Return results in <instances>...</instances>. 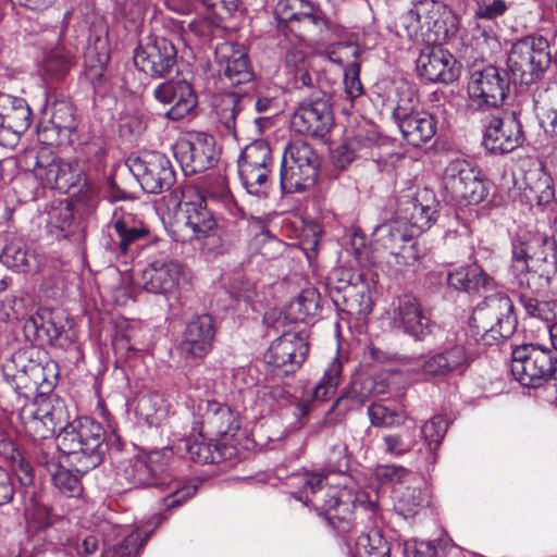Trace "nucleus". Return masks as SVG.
<instances>
[{"label": "nucleus", "instance_id": "nucleus-1", "mask_svg": "<svg viewBox=\"0 0 557 557\" xmlns=\"http://www.w3.org/2000/svg\"><path fill=\"white\" fill-rule=\"evenodd\" d=\"M172 458L171 448L151 450L122 461L116 476L129 486L160 488L164 494L162 506L166 510L174 509L196 495L198 484L172 478L169 472Z\"/></svg>", "mask_w": 557, "mask_h": 557}, {"label": "nucleus", "instance_id": "nucleus-2", "mask_svg": "<svg viewBox=\"0 0 557 557\" xmlns=\"http://www.w3.org/2000/svg\"><path fill=\"white\" fill-rule=\"evenodd\" d=\"M356 259L363 267L377 265L389 275H397L414 267L419 253L404 221L397 216L374 227L370 246L357 233L351 238Z\"/></svg>", "mask_w": 557, "mask_h": 557}, {"label": "nucleus", "instance_id": "nucleus-3", "mask_svg": "<svg viewBox=\"0 0 557 557\" xmlns=\"http://www.w3.org/2000/svg\"><path fill=\"white\" fill-rule=\"evenodd\" d=\"M325 479L321 471H305L295 478L299 490L293 495L307 507H312L338 534H344L350 530L354 508L357 503H362L363 495H354L346 487L325 486Z\"/></svg>", "mask_w": 557, "mask_h": 557}, {"label": "nucleus", "instance_id": "nucleus-4", "mask_svg": "<svg viewBox=\"0 0 557 557\" xmlns=\"http://www.w3.org/2000/svg\"><path fill=\"white\" fill-rule=\"evenodd\" d=\"M58 448L77 473H87L103 460L106 431L89 417L75 419L59 432Z\"/></svg>", "mask_w": 557, "mask_h": 557}, {"label": "nucleus", "instance_id": "nucleus-5", "mask_svg": "<svg viewBox=\"0 0 557 557\" xmlns=\"http://www.w3.org/2000/svg\"><path fill=\"white\" fill-rule=\"evenodd\" d=\"M139 285L148 293L172 295L177 292L183 265L168 251L164 240H153L145 247V258L138 264Z\"/></svg>", "mask_w": 557, "mask_h": 557}, {"label": "nucleus", "instance_id": "nucleus-6", "mask_svg": "<svg viewBox=\"0 0 557 557\" xmlns=\"http://www.w3.org/2000/svg\"><path fill=\"white\" fill-rule=\"evenodd\" d=\"M442 183L445 198L454 205H478L488 195L483 171L466 159L451 160L444 169Z\"/></svg>", "mask_w": 557, "mask_h": 557}, {"label": "nucleus", "instance_id": "nucleus-7", "mask_svg": "<svg viewBox=\"0 0 557 557\" xmlns=\"http://www.w3.org/2000/svg\"><path fill=\"white\" fill-rule=\"evenodd\" d=\"M401 24L409 37H417L424 29L432 34L429 41L441 44L453 37L458 28L457 15L444 3L437 0H419L401 16Z\"/></svg>", "mask_w": 557, "mask_h": 557}, {"label": "nucleus", "instance_id": "nucleus-8", "mask_svg": "<svg viewBox=\"0 0 557 557\" xmlns=\"http://www.w3.org/2000/svg\"><path fill=\"white\" fill-rule=\"evenodd\" d=\"M321 160L312 146L302 140L289 143L282 154L281 189L285 194L311 188L318 178Z\"/></svg>", "mask_w": 557, "mask_h": 557}, {"label": "nucleus", "instance_id": "nucleus-9", "mask_svg": "<svg viewBox=\"0 0 557 557\" xmlns=\"http://www.w3.org/2000/svg\"><path fill=\"white\" fill-rule=\"evenodd\" d=\"M510 371L522 386L541 387L555 379L557 354L539 343L520 345L511 352Z\"/></svg>", "mask_w": 557, "mask_h": 557}, {"label": "nucleus", "instance_id": "nucleus-10", "mask_svg": "<svg viewBox=\"0 0 557 557\" xmlns=\"http://www.w3.org/2000/svg\"><path fill=\"white\" fill-rule=\"evenodd\" d=\"M548 41L543 36H525L511 45L507 67L515 83L537 82L550 64Z\"/></svg>", "mask_w": 557, "mask_h": 557}, {"label": "nucleus", "instance_id": "nucleus-11", "mask_svg": "<svg viewBox=\"0 0 557 557\" xmlns=\"http://www.w3.org/2000/svg\"><path fill=\"white\" fill-rule=\"evenodd\" d=\"M473 320L482 324L480 342L485 346L498 345L516 331L517 317L510 297L503 293L486 296L473 311Z\"/></svg>", "mask_w": 557, "mask_h": 557}, {"label": "nucleus", "instance_id": "nucleus-12", "mask_svg": "<svg viewBox=\"0 0 557 557\" xmlns=\"http://www.w3.org/2000/svg\"><path fill=\"white\" fill-rule=\"evenodd\" d=\"M509 86L508 73L496 66L474 71L468 83L467 106L473 111L497 108L505 101Z\"/></svg>", "mask_w": 557, "mask_h": 557}, {"label": "nucleus", "instance_id": "nucleus-13", "mask_svg": "<svg viewBox=\"0 0 557 557\" xmlns=\"http://www.w3.org/2000/svg\"><path fill=\"white\" fill-rule=\"evenodd\" d=\"M126 165L148 194H161L175 183V172L170 159L158 151H144L129 156Z\"/></svg>", "mask_w": 557, "mask_h": 557}, {"label": "nucleus", "instance_id": "nucleus-14", "mask_svg": "<svg viewBox=\"0 0 557 557\" xmlns=\"http://www.w3.org/2000/svg\"><path fill=\"white\" fill-rule=\"evenodd\" d=\"M471 361L463 334L448 332L440 350L423 361L422 373L426 380H443L451 373H462Z\"/></svg>", "mask_w": 557, "mask_h": 557}, {"label": "nucleus", "instance_id": "nucleus-15", "mask_svg": "<svg viewBox=\"0 0 557 557\" xmlns=\"http://www.w3.org/2000/svg\"><path fill=\"white\" fill-rule=\"evenodd\" d=\"M274 14L280 24H287L299 37H318L329 29L321 9L307 0H278Z\"/></svg>", "mask_w": 557, "mask_h": 557}, {"label": "nucleus", "instance_id": "nucleus-16", "mask_svg": "<svg viewBox=\"0 0 557 557\" xmlns=\"http://www.w3.org/2000/svg\"><path fill=\"white\" fill-rule=\"evenodd\" d=\"M393 322L416 342L437 336L441 326L432 319L429 310L411 294L398 296L393 301Z\"/></svg>", "mask_w": 557, "mask_h": 557}, {"label": "nucleus", "instance_id": "nucleus-17", "mask_svg": "<svg viewBox=\"0 0 557 557\" xmlns=\"http://www.w3.org/2000/svg\"><path fill=\"white\" fill-rule=\"evenodd\" d=\"M34 175L44 186L67 194L85 182L77 162L64 160L42 150L35 156Z\"/></svg>", "mask_w": 557, "mask_h": 557}, {"label": "nucleus", "instance_id": "nucleus-18", "mask_svg": "<svg viewBox=\"0 0 557 557\" xmlns=\"http://www.w3.org/2000/svg\"><path fill=\"white\" fill-rule=\"evenodd\" d=\"M173 153L185 175H194L211 169L218 161L214 137L194 132L180 138Z\"/></svg>", "mask_w": 557, "mask_h": 557}, {"label": "nucleus", "instance_id": "nucleus-19", "mask_svg": "<svg viewBox=\"0 0 557 557\" xmlns=\"http://www.w3.org/2000/svg\"><path fill=\"white\" fill-rule=\"evenodd\" d=\"M418 98L412 94L408 99L399 98L393 116L405 140L420 147L436 133V123L432 114L417 108Z\"/></svg>", "mask_w": 557, "mask_h": 557}, {"label": "nucleus", "instance_id": "nucleus-20", "mask_svg": "<svg viewBox=\"0 0 557 557\" xmlns=\"http://www.w3.org/2000/svg\"><path fill=\"white\" fill-rule=\"evenodd\" d=\"M134 64L152 78H164L175 71L177 50L165 37L150 36L146 45L135 49Z\"/></svg>", "mask_w": 557, "mask_h": 557}, {"label": "nucleus", "instance_id": "nucleus-21", "mask_svg": "<svg viewBox=\"0 0 557 557\" xmlns=\"http://www.w3.org/2000/svg\"><path fill=\"white\" fill-rule=\"evenodd\" d=\"M32 122V110L24 98L0 94V146L14 149Z\"/></svg>", "mask_w": 557, "mask_h": 557}, {"label": "nucleus", "instance_id": "nucleus-22", "mask_svg": "<svg viewBox=\"0 0 557 557\" xmlns=\"http://www.w3.org/2000/svg\"><path fill=\"white\" fill-rule=\"evenodd\" d=\"M524 141L522 124L515 111L494 116L485 126L482 145L491 154H506Z\"/></svg>", "mask_w": 557, "mask_h": 557}, {"label": "nucleus", "instance_id": "nucleus-23", "mask_svg": "<svg viewBox=\"0 0 557 557\" xmlns=\"http://www.w3.org/2000/svg\"><path fill=\"white\" fill-rule=\"evenodd\" d=\"M181 210L185 225L191 230L196 238L203 240V248L214 253H222L224 249L220 231L211 211L207 208L206 200L197 195L195 200L182 203Z\"/></svg>", "mask_w": 557, "mask_h": 557}, {"label": "nucleus", "instance_id": "nucleus-24", "mask_svg": "<svg viewBox=\"0 0 557 557\" xmlns=\"http://www.w3.org/2000/svg\"><path fill=\"white\" fill-rule=\"evenodd\" d=\"M308 351V343L300 334L285 333L271 343L264 360L269 366L277 369L280 375H288L301 367Z\"/></svg>", "mask_w": 557, "mask_h": 557}, {"label": "nucleus", "instance_id": "nucleus-25", "mask_svg": "<svg viewBox=\"0 0 557 557\" xmlns=\"http://www.w3.org/2000/svg\"><path fill=\"white\" fill-rule=\"evenodd\" d=\"M253 102L255 111L258 113H272L276 110V101L269 96H259L255 101L250 97H243L237 94H227L222 97L218 106L216 114L225 131L236 138L237 123L247 122L246 109Z\"/></svg>", "mask_w": 557, "mask_h": 557}, {"label": "nucleus", "instance_id": "nucleus-26", "mask_svg": "<svg viewBox=\"0 0 557 557\" xmlns=\"http://www.w3.org/2000/svg\"><path fill=\"white\" fill-rule=\"evenodd\" d=\"M333 112L325 98L302 101L292 116L296 132L313 137H323L333 126Z\"/></svg>", "mask_w": 557, "mask_h": 557}, {"label": "nucleus", "instance_id": "nucleus-27", "mask_svg": "<svg viewBox=\"0 0 557 557\" xmlns=\"http://www.w3.org/2000/svg\"><path fill=\"white\" fill-rule=\"evenodd\" d=\"M66 315L62 309L39 307L23 324L28 341L40 344H57L65 331Z\"/></svg>", "mask_w": 557, "mask_h": 557}, {"label": "nucleus", "instance_id": "nucleus-28", "mask_svg": "<svg viewBox=\"0 0 557 557\" xmlns=\"http://www.w3.org/2000/svg\"><path fill=\"white\" fill-rule=\"evenodd\" d=\"M213 319L208 314L191 318L183 332L178 349L186 359H203L212 350L215 337Z\"/></svg>", "mask_w": 557, "mask_h": 557}, {"label": "nucleus", "instance_id": "nucleus-29", "mask_svg": "<svg viewBox=\"0 0 557 557\" xmlns=\"http://www.w3.org/2000/svg\"><path fill=\"white\" fill-rule=\"evenodd\" d=\"M200 428L215 437H233L240 426L239 416L228 405L207 400L199 405Z\"/></svg>", "mask_w": 557, "mask_h": 557}, {"label": "nucleus", "instance_id": "nucleus-30", "mask_svg": "<svg viewBox=\"0 0 557 557\" xmlns=\"http://www.w3.org/2000/svg\"><path fill=\"white\" fill-rule=\"evenodd\" d=\"M15 474L22 485L20 492L24 506V516L27 521H33L38 528L49 525V509L41 504L36 487L34 486V472L30 463L20 457L14 463Z\"/></svg>", "mask_w": 557, "mask_h": 557}, {"label": "nucleus", "instance_id": "nucleus-31", "mask_svg": "<svg viewBox=\"0 0 557 557\" xmlns=\"http://www.w3.org/2000/svg\"><path fill=\"white\" fill-rule=\"evenodd\" d=\"M215 61L219 71L224 74L232 85L246 84L252 81L253 71L248 55L239 45L223 42L215 49Z\"/></svg>", "mask_w": 557, "mask_h": 557}, {"label": "nucleus", "instance_id": "nucleus-32", "mask_svg": "<svg viewBox=\"0 0 557 557\" xmlns=\"http://www.w3.org/2000/svg\"><path fill=\"white\" fill-rule=\"evenodd\" d=\"M453 63L454 58L448 51L433 47L421 51L417 59V71L428 82L448 84L456 79Z\"/></svg>", "mask_w": 557, "mask_h": 557}, {"label": "nucleus", "instance_id": "nucleus-33", "mask_svg": "<svg viewBox=\"0 0 557 557\" xmlns=\"http://www.w3.org/2000/svg\"><path fill=\"white\" fill-rule=\"evenodd\" d=\"M436 206L434 199L411 198L406 202H400L398 219L404 221L412 238L429 230L432 223L436 221Z\"/></svg>", "mask_w": 557, "mask_h": 557}, {"label": "nucleus", "instance_id": "nucleus-34", "mask_svg": "<svg viewBox=\"0 0 557 557\" xmlns=\"http://www.w3.org/2000/svg\"><path fill=\"white\" fill-rule=\"evenodd\" d=\"M73 66V54L61 42L57 33L51 34V40L42 47V59L39 69L46 77L60 81L66 76Z\"/></svg>", "mask_w": 557, "mask_h": 557}, {"label": "nucleus", "instance_id": "nucleus-35", "mask_svg": "<svg viewBox=\"0 0 557 557\" xmlns=\"http://www.w3.org/2000/svg\"><path fill=\"white\" fill-rule=\"evenodd\" d=\"M212 437L200 428L197 434H190L183 440L178 449H184L194 462L200 465L219 463L224 459V454L222 447Z\"/></svg>", "mask_w": 557, "mask_h": 557}, {"label": "nucleus", "instance_id": "nucleus-36", "mask_svg": "<svg viewBox=\"0 0 557 557\" xmlns=\"http://www.w3.org/2000/svg\"><path fill=\"white\" fill-rule=\"evenodd\" d=\"M392 493L395 511L406 520L418 516L430 503L428 490H422L420 484H400Z\"/></svg>", "mask_w": 557, "mask_h": 557}, {"label": "nucleus", "instance_id": "nucleus-37", "mask_svg": "<svg viewBox=\"0 0 557 557\" xmlns=\"http://www.w3.org/2000/svg\"><path fill=\"white\" fill-rule=\"evenodd\" d=\"M447 284L449 287L466 293H478L480 290H492L496 283L479 265L460 267L447 274Z\"/></svg>", "mask_w": 557, "mask_h": 557}, {"label": "nucleus", "instance_id": "nucleus-38", "mask_svg": "<svg viewBox=\"0 0 557 557\" xmlns=\"http://www.w3.org/2000/svg\"><path fill=\"white\" fill-rule=\"evenodd\" d=\"M359 46L352 41L338 42L330 52V60L334 63H343V57H352L355 60L359 57ZM345 92L351 100L362 94V85L359 78V64L354 61L345 72Z\"/></svg>", "mask_w": 557, "mask_h": 557}, {"label": "nucleus", "instance_id": "nucleus-39", "mask_svg": "<svg viewBox=\"0 0 557 557\" xmlns=\"http://www.w3.org/2000/svg\"><path fill=\"white\" fill-rule=\"evenodd\" d=\"M169 411L170 406L163 395L158 392H149L138 397L135 414L138 422L150 428H158L166 420Z\"/></svg>", "mask_w": 557, "mask_h": 557}, {"label": "nucleus", "instance_id": "nucleus-40", "mask_svg": "<svg viewBox=\"0 0 557 557\" xmlns=\"http://www.w3.org/2000/svg\"><path fill=\"white\" fill-rule=\"evenodd\" d=\"M47 232L57 239L67 238L74 226V213L69 201L51 203L45 214Z\"/></svg>", "mask_w": 557, "mask_h": 557}, {"label": "nucleus", "instance_id": "nucleus-41", "mask_svg": "<svg viewBox=\"0 0 557 557\" xmlns=\"http://www.w3.org/2000/svg\"><path fill=\"white\" fill-rule=\"evenodd\" d=\"M351 557H389L391 548L379 530H371L368 533H361L354 544L347 542Z\"/></svg>", "mask_w": 557, "mask_h": 557}, {"label": "nucleus", "instance_id": "nucleus-42", "mask_svg": "<svg viewBox=\"0 0 557 557\" xmlns=\"http://www.w3.org/2000/svg\"><path fill=\"white\" fill-rule=\"evenodd\" d=\"M175 98L171 108L165 112V116L173 121H180L188 115L197 106V96L191 85L182 79L178 81Z\"/></svg>", "mask_w": 557, "mask_h": 557}, {"label": "nucleus", "instance_id": "nucleus-43", "mask_svg": "<svg viewBox=\"0 0 557 557\" xmlns=\"http://www.w3.org/2000/svg\"><path fill=\"white\" fill-rule=\"evenodd\" d=\"M285 67L289 79L296 88L312 85V77L308 72L307 59L302 50L289 49L285 54Z\"/></svg>", "mask_w": 557, "mask_h": 557}, {"label": "nucleus", "instance_id": "nucleus-44", "mask_svg": "<svg viewBox=\"0 0 557 557\" xmlns=\"http://www.w3.org/2000/svg\"><path fill=\"white\" fill-rule=\"evenodd\" d=\"M49 123L59 136H70L77 126L73 104L67 100H57L52 104Z\"/></svg>", "mask_w": 557, "mask_h": 557}, {"label": "nucleus", "instance_id": "nucleus-45", "mask_svg": "<svg viewBox=\"0 0 557 557\" xmlns=\"http://www.w3.org/2000/svg\"><path fill=\"white\" fill-rule=\"evenodd\" d=\"M269 166H238L243 187L252 196L262 197L268 193Z\"/></svg>", "mask_w": 557, "mask_h": 557}, {"label": "nucleus", "instance_id": "nucleus-46", "mask_svg": "<svg viewBox=\"0 0 557 557\" xmlns=\"http://www.w3.org/2000/svg\"><path fill=\"white\" fill-rule=\"evenodd\" d=\"M263 395L273 399L281 407L288 406L290 413L298 422H302L310 412L309 400H296L282 386L263 387Z\"/></svg>", "mask_w": 557, "mask_h": 557}, {"label": "nucleus", "instance_id": "nucleus-47", "mask_svg": "<svg viewBox=\"0 0 557 557\" xmlns=\"http://www.w3.org/2000/svg\"><path fill=\"white\" fill-rule=\"evenodd\" d=\"M520 304L525 313L532 318L546 323H550L557 319V299H540L528 294H522L520 296Z\"/></svg>", "mask_w": 557, "mask_h": 557}, {"label": "nucleus", "instance_id": "nucleus-48", "mask_svg": "<svg viewBox=\"0 0 557 557\" xmlns=\"http://www.w3.org/2000/svg\"><path fill=\"white\" fill-rule=\"evenodd\" d=\"M367 413L371 425L375 428L398 426L406 420V413L401 408H391L380 403L368 406Z\"/></svg>", "mask_w": 557, "mask_h": 557}, {"label": "nucleus", "instance_id": "nucleus-49", "mask_svg": "<svg viewBox=\"0 0 557 557\" xmlns=\"http://www.w3.org/2000/svg\"><path fill=\"white\" fill-rule=\"evenodd\" d=\"M342 362L334 358L325 369L323 376L312 391V397L315 400L324 401L332 397L338 386L342 374Z\"/></svg>", "mask_w": 557, "mask_h": 557}, {"label": "nucleus", "instance_id": "nucleus-50", "mask_svg": "<svg viewBox=\"0 0 557 557\" xmlns=\"http://www.w3.org/2000/svg\"><path fill=\"white\" fill-rule=\"evenodd\" d=\"M272 151L263 139L253 140L247 145L238 158V166H269Z\"/></svg>", "mask_w": 557, "mask_h": 557}, {"label": "nucleus", "instance_id": "nucleus-51", "mask_svg": "<svg viewBox=\"0 0 557 557\" xmlns=\"http://www.w3.org/2000/svg\"><path fill=\"white\" fill-rule=\"evenodd\" d=\"M382 442V450L393 457H400L409 453L417 443L414 432L409 430L385 434Z\"/></svg>", "mask_w": 557, "mask_h": 557}, {"label": "nucleus", "instance_id": "nucleus-52", "mask_svg": "<svg viewBox=\"0 0 557 557\" xmlns=\"http://www.w3.org/2000/svg\"><path fill=\"white\" fill-rule=\"evenodd\" d=\"M32 256L21 243L8 244L1 255V262L15 272H28L30 270Z\"/></svg>", "mask_w": 557, "mask_h": 557}, {"label": "nucleus", "instance_id": "nucleus-53", "mask_svg": "<svg viewBox=\"0 0 557 557\" xmlns=\"http://www.w3.org/2000/svg\"><path fill=\"white\" fill-rule=\"evenodd\" d=\"M150 534V531L133 530L122 542L113 545L111 557H138Z\"/></svg>", "mask_w": 557, "mask_h": 557}, {"label": "nucleus", "instance_id": "nucleus-54", "mask_svg": "<svg viewBox=\"0 0 557 557\" xmlns=\"http://www.w3.org/2000/svg\"><path fill=\"white\" fill-rule=\"evenodd\" d=\"M372 380L367 379L362 382V391H358L356 385H352L345 392L332 406V410L337 408L339 411H350L359 409L366 400L368 394L371 393Z\"/></svg>", "mask_w": 557, "mask_h": 557}, {"label": "nucleus", "instance_id": "nucleus-55", "mask_svg": "<svg viewBox=\"0 0 557 557\" xmlns=\"http://www.w3.org/2000/svg\"><path fill=\"white\" fill-rule=\"evenodd\" d=\"M50 476L54 486L64 495L76 497L82 494L83 486L78 476L62 465Z\"/></svg>", "mask_w": 557, "mask_h": 557}, {"label": "nucleus", "instance_id": "nucleus-56", "mask_svg": "<svg viewBox=\"0 0 557 557\" xmlns=\"http://www.w3.org/2000/svg\"><path fill=\"white\" fill-rule=\"evenodd\" d=\"M113 228L119 237L117 248L121 255H128L134 245L146 240L150 234V231H141L116 224H113Z\"/></svg>", "mask_w": 557, "mask_h": 557}, {"label": "nucleus", "instance_id": "nucleus-57", "mask_svg": "<svg viewBox=\"0 0 557 557\" xmlns=\"http://www.w3.org/2000/svg\"><path fill=\"white\" fill-rule=\"evenodd\" d=\"M112 224L150 231L144 218L135 212L131 205L116 207L112 214Z\"/></svg>", "mask_w": 557, "mask_h": 557}, {"label": "nucleus", "instance_id": "nucleus-58", "mask_svg": "<svg viewBox=\"0 0 557 557\" xmlns=\"http://www.w3.org/2000/svg\"><path fill=\"white\" fill-rule=\"evenodd\" d=\"M296 305L302 319L315 318L322 309L321 296L315 288L304 289L297 297Z\"/></svg>", "mask_w": 557, "mask_h": 557}, {"label": "nucleus", "instance_id": "nucleus-59", "mask_svg": "<svg viewBox=\"0 0 557 557\" xmlns=\"http://www.w3.org/2000/svg\"><path fill=\"white\" fill-rule=\"evenodd\" d=\"M448 424L444 417L434 416L421 426V435L431 447H437L447 432Z\"/></svg>", "mask_w": 557, "mask_h": 557}, {"label": "nucleus", "instance_id": "nucleus-60", "mask_svg": "<svg viewBox=\"0 0 557 557\" xmlns=\"http://www.w3.org/2000/svg\"><path fill=\"white\" fill-rule=\"evenodd\" d=\"M26 426L35 438H49L55 432L53 414L50 411H46L41 417L33 416Z\"/></svg>", "mask_w": 557, "mask_h": 557}, {"label": "nucleus", "instance_id": "nucleus-61", "mask_svg": "<svg viewBox=\"0 0 557 557\" xmlns=\"http://www.w3.org/2000/svg\"><path fill=\"white\" fill-rule=\"evenodd\" d=\"M377 141L379 136L374 129L369 131L367 134L360 131L356 136L349 139V143H357L354 145V148L357 151V156L362 159L374 158L372 150L375 148Z\"/></svg>", "mask_w": 557, "mask_h": 557}, {"label": "nucleus", "instance_id": "nucleus-62", "mask_svg": "<svg viewBox=\"0 0 557 557\" xmlns=\"http://www.w3.org/2000/svg\"><path fill=\"white\" fill-rule=\"evenodd\" d=\"M60 455L62 451L58 448V437L55 443H50L42 447L38 454V462L45 467L49 474L59 469L61 466Z\"/></svg>", "mask_w": 557, "mask_h": 557}, {"label": "nucleus", "instance_id": "nucleus-63", "mask_svg": "<svg viewBox=\"0 0 557 557\" xmlns=\"http://www.w3.org/2000/svg\"><path fill=\"white\" fill-rule=\"evenodd\" d=\"M377 475L393 485V488L400 484L410 482L412 473L400 466H384L379 469Z\"/></svg>", "mask_w": 557, "mask_h": 557}, {"label": "nucleus", "instance_id": "nucleus-64", "mask_svg": "<svg viewBox=\"0 0 557 557\" xmlns=\"http://www.w3.org/2000/svg\"><path fill=\"white\" fill-rule=\"evenodd\" d=\"M508 7L504 0H483L478 3L475 15L483 20H494L502 16Z\"/></svg>", "mask_w": 557, "mask_h": 557}]
</instances>
